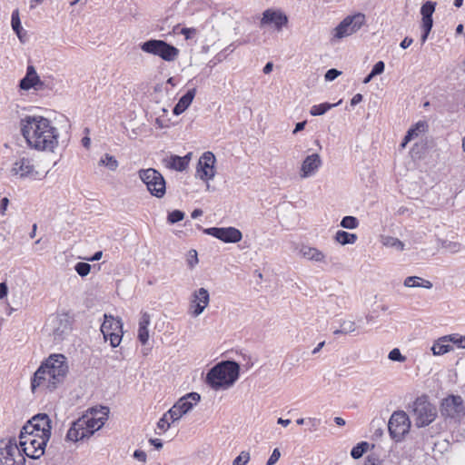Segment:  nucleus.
<instances>
[{"label":"nucleus","instance_id":"f257e3e1","mask_svg":"<svg viewBox=\"0 0 465 465\" xmlns=\"http://www.w3.org/2000/svg\"><path fill=\"white\" fill-rule=\"evenodd\" d=\"M20 128L28 146L33 149L54 152L58 145V129L48 118L27 115L21 119Z\"/></svg>","mask_w":465,"mask_h":465},{"label":"nucleus","instance_id":"f03ea898","mask_svg":"<svg viewBox=\"0 0 465 465\" xmlns=\"http://www.w3.org/2000/svg\"><path fill=\"white\" fill-rule=\"evenodd\" d=\"M67 372L66 358L63 354H52L35 372L31 389L34 392L53 391L64 381Z\"/></svg>","mask_w":465,"mask_h":465},{"label":"nucleus","instance_id":"7ed1b4c3","mask_svg":"<svg viewBox=\"0 0 465 465\" xmlns=\"http://www.w3.org/2000/svg\"><path fill=\"white\" fill-rule=\"evenodd\" d=\"M109 409L107 407L90 408L86 412L75 420L67 431L66 439L76 442L89 438L100 430L108 419Z\"/></svg>","mask_w":465,"mask_h":465},{"label":"nucleus","instance_id":"20e7f679","mask_svg":"<svg viewBox=\"0 0 465 465\" xmlns=\"http://www.w3.org/2000/svg\"><path fill=\"white\" fill-rule=\"evenodd\" d=\"M239 369V365L234 361H222L208 371L206 382L215 391L227 390L237 381Z\"/></svg>","mask_w":465,"mask_h":465},{"label":"nucleus","instance_id":"39448f33","mask_svg":"<svg viewBox=\"0 0 465 465\" xmlns=\"http://www.w3.org/2000/svg\"><path fill=\"white\" fill-rule=\"evenodd\" d=\"M410 408L411 417L417 428L430 425L438 416L436 406L430 403L425 396L417 398Z\"/></svg>","mask_w":465,"mask_h":465},{"label":"nucleus","instance_id":"423d86ee","mask_svg":"<svg viewBox=\"0 0 465 465\" xmlns=\"http://www.w3.org/2000/svg\"><path fill=\"white\" fill-rule=\"evenodd\" d=\"M138 177L148 192L156 198H163L166 193V183L163 174L154 168L141 169Z\"/></svg>","mask_w":465,"mask_h":465},{"label":"nucleus","instance_id":"0eeeda50","mask_svg":"<svg viewBox=\"0 0 465 465\" xmlns=\"http://www.w3.org/2000/svg\"><path fill=\"white\" fill-rule=\"evenodd\" d=\"M142 51L147 54L160 56L167 62H173L179 55V49L163 40H148L140 45Z\"/></svg>","mask_w":465,"mask_h":465},{"label":"nucleus","instance_id":"6e6552de","mask_svg":"<svg viewBox=\"0 0 465 465\" xmlns=\"http://www.w3.org/2000/svg\"><path fill=\"white\" fill-rule=\"evenodd\" d=\"M366 23V16L362 13H356L346 16L334 29L332 40H341L358 32Z\"/></svg>","mask_w":465,"mask_h":465},{"label":"nucleus","instance_id":"1a4fd4ad","mask_svg":"<svg viewBox=\"0 0 465 465\" xmlns=\"http://www.w3.org/2000/svg\"><path fill=\"white\" fill-rule=\"evenodd\" d=\"M25 462L15 440H0V465H25Z\"/></svg>","mask_w":465,"mask_h":465},{"label":"nucleus","instance_id":"9d476101","mask_svg":"<svg viewBox=\"0 0 465 465\" xmlns=\"http://www.w3.org/2000/svg\"><path fill=\"white\" fill-rule=\"evenodd\" d=\"M21 432L49 440L51 437V420L45 413H39L29 420Z\"/></svg>","mask_w":465,"mask_h":465},{"label":"nucleus","instance_id":"9b49d317","mask_svg":"<svg viewBox=\"0 0 465 465\" xmlns=\"http://www.w3.org/2000/svg\"><path fill=\"white\" fill-rule=\"evenodd\" d=\"M19 445L22 453L31 459H38L45 453V448L49 440L38 438L31 434L20 432Z\"/></svg>","mask_w":465,"mask_h":465},{"label":"nucleus","instance_id":"f8f14e48","mask_svg":"<svg viewBox=\"0 0 465 465\" xmlns=\"http://www.w3.org/2000/svg\"><path fill=\"white\" fill-rule=\"evenodd\" d=\"M104 321L101 325V331L104 340H109L112 347L119 346L123 338V322L120 318L104 314Z\"/></svg>","mask_w":465,"mask_h":465},{"label":"nucleus","instance_id":"ddd939ff","mask_svg":"<svg viewBox=\"0 0 465 465\" xmlns=\"http://www.w3.org/2000/svg\"><path fill=\"white\" fill-rule=\"evenodd\" d=\"M411 420L408 414L403 411H394L388 423L390 434L396 441L403 440L411 429Z\"/></svg>","mask_w":465,"mask_h":465},{"label":"nucleus","instance_id":"4468645a","mask_svg":"<svg viewBox=\"0 0 465 465\" xmlns=\"http://www.w3.org/2000/svg\"><path fill=\"white\" fill-rule=\"evenodd\" d=\"M289 23L288 15L281 9L268 8L263 11L260 20V27H269L277 32H282Z\"/></svg>","mask_w":465,"mask_h":465},{"label":"nucleus","instance_id":"2eb2a0df","mask_svg":"<svg viewBox=\"0 0 465 465\" xmlns=\"http://www.w3.org/2000/svg\"><path fill=\"white\" fill-rule=\"evenodd\" d=\"M10 173L19 179H37L39 172L36 170L34 160L28 156L17 158L10 169Z\"/></svg>","mask_w":465,"mask_h":465},{"label":"nucleus","instance_id":"dca6fc26","mask_svg":"<svg viewBox=\"0 0 465 465\" xmlns=\"http://www.w3.org/2000/svg\"><path fill=\"white\" fill-rule=\"evenodd\" d=\"M216 158L212 152H205L200 157L197 164L196 173L199 178L203 181L213 180L215 176V164Z\"/></svg>","mask_w":465,"mask_h":465},{"label":"nucleus","instance_id":"f3484780","mask_svg":"<svg viewBox=\"0 0 465 465\" xmlns=\"http://www.w3.org/2000/svg\"><path fill=\"white\" fill-rule=\"evenodd\" d=\"M210 302L209 292L205 288H200L194 291L189 304V313L192 317L200 316Z\"/></svg>","mask_w":465,"mask_h":465},{"label":"nucleus","instance_id":"a211bd4d","mask_svg":"<svg viewBox=\"0 0 465 465\" xmlns=\"http://www.w3.org/2000/svg\"><path fill=\"white\" fill-rule=\"evenodd\" d=\"M204 233L212 235L224 242L235 243L242 240V234L240 230L234 227H211L204 231Z\"/></svg>","mask_w":465,"mask_h":465},{"label":"nucleus","instance_id":"6ab92c4d","mask_svg":"<svg viewBox=\"0 0 465 465\" xmlns=\"http://www.w3.org/2000/svg\"><path fill=\"white\" fill-rule=\"evenodd\" d=\"M322 164V158L318 153L308 155L302 163L300 168V177L306 179L314 176Z\"/></svg>","mask_w":465,"mask_h":465},{"label":"nucleus","instance_id":"aec40b11","mask_svg":"<svg viewBox=\"0 0 465 465\" xmlns=\"http://www.w3.org/2000/svg\"><path fill=\"white\" fill-rule=\"evenodd\" d=\"M54 341H62L71 331V323L67 316H57L51 321Z\"/></svg>","mask_w":465,"mask_h":465},{"label":"nucleus","instance_id":"412c9836","mask_svg":"<svg viewBox=\"0 0 465 465\" xmlns=\"http://www.w3.org/2000/svg\"><path fill=\"white\" fill-rule=\"evenodd\" d=\"M441 412L450 418H458L463 413L462 399L460 396H450L442 402Z\"/></svg>","mask_w":465,"mask_h":465},{"label":"nucleus","instance_id":"4be33fe9","mask_svg":"<svg viewBox=\"0 0 465 465\" xmlns=\"http://www.w3.org/2000/svg\"><path fill=\"white\" fill-rule=\"evenodd\" d=\"M44 83L40 80L35 67L33 65L27 66L25 76L20 81L19 86L21 89L29 90L34 88L40 90Z\"/></svg>","mask_w":465,"mask_h":465},{"label":"nucleus","instance_id":"5701e85b","mask_svg":"<svg viewBox=\"0 0 465 465\" xmlns=\"http://www.w3.org/2000/svg\"><path fill=\"white\" fill-rule=\"evenodd\" d=\"M151 323V315L147 312H142L137 330V338L139 341L145 345L150 338L149 325Z\"/></svg>","mask_w":465,"mask_h":465},{"label":"nucleus","instance_id":"b1692460","mask_svg":"<svg viewBox=\"0 0 465 465\" xmlns=\"http://www.w3.org/2000/svg\"><path fill=\"white\" fill-rule=\"evenodd\" d=\"M201 396L197 392H190L180 398L175 405L185 415L200 401Z\"/></svg>","mask_w":465,"mask_h":465},{"label":"nucleus","instance_id":"393cba45","mask_svg":"<svg viewBox=\"0 0 465 465\" xmlns=\"http://www.w3.org/2000/svg\"><path fill=\"white\" fill-rule=\"evenodd\" d=\"M299 254L309 261L317 262H325L326 255L319 249L308 245H302L299 250Z\"/></svg>","mask_w":465,"mask_h":465},{"label":"nucleus","instance_id":"a878e982","mask_svg":"<svg viewBox=\"0 0 465 465\" xmlns=\"http://www.w3.org/2000/svg\"><path fill=\"white\" fill-rule=\"evenodd\" d=\"M436 2L426 1L420 7L421 25H433L432 15L435 12Z\"/></svg>","mask_w":465,"mask_h":465},{"label":"nucleus","instance_id":"bb28decb","mask_svg":"<svg viewBox=\"0 0 465 465\" xmlns=\"http://www.w3.org/2000/svg\"><path fill=\"white\" fill-rule=\"evenodd\" d=\"M196 90L191 89L186 92L185 94H183L176 104V105L173 108V114L175 115H179L182 113H183L192 104L194 96H195Z\"/></svg>","mask_w":465,"mask_h":465},{"label":"nucleus","instance_id":"cd10ccee","mask_svg":"<svg viewBox=\"0 0 465 465\" xmlns=\"http://www.w3.org/2000/svg\"><path fill=\"white\" fill-rule=\"evenodd\" d=\"M426 131V124L422 122L417 123L413 127L409 129L407 132L401 147L405 148L407 143L411 141L417 139L420 137V134H424Z\"/></svg>","mask_w":465,"mask_h":465},{"label":"nucleus","instance_id":"c85d7f7f","mask_svg":"<svg viewBox=\"0 0 465 465\" xmlns=\"http://www.w3.org/2000/svg\"><path fill=\"white\" fill-rule=\"evenodd\" d=\"M163 163L166 168L177 172H183L187 169L186 165L184 164V160L178 155L172 154L170 156L165 157L163 160Z\"/></svg>","mask_w":465,"mask_h":465},{"label":"nucleus","instance_id":"c756f323","mask_svg":"<svg viewBox=\"0 0 465 465\" xmlns=\"http://www.w3.org/2000/svg\"><path fill=\"white\" fill-rule=\"evenodd\" d=\"M452 350L448 335L438 339L431 347L434 355H443Z\"/></svg>","mask_w":465,"mask_h":465},{"label":"nucleus","instance_id":"7c9ffc66","mask_svg":"<svg viewBox=\"0 0 465 465\" xmlns=\"http://www.w3.org/2000/svg\"><path fill=\"white\" fill-rule=\"evenodd\" d=\"M403 285L407 288H424L431 289L432 283L419 276H409L405 278Z\"/></svg>","mask_w":465,"mask_h":465},{"label":"nucleus","instance_id":"2f4dec72","mask_svg":"<svg viewBox=\"0 0 465 465\" xmlns=\"http://www.w3.org/2000/svg\"><path fill=\"white\" fill-rule=\"evenodd\" d=\"M98 166H103L107 168L109 171L115 172L119 167V162L114 155L104 153L100 157Z\"/></svg>","mask_w":465,"mask_h":465},{"label":"nucleus","instance_id":"473e14b6","mask_svg":"<svg viewBox=\"0 0 465 465\" xmlns=\"http://www.w3.org/2000/svg\"><path fill=\"white\" fill-rule=\"evenodd\" d=\"M11 25L13 30L15 32L17 37L19 38L20 42L24 43L25 41V37L26 34L24 32L23 27L21 25L18 10H15L12 13Z\"/></svg>","mask_w":465,"mask_h":465},{"label":"nucleus","instance_id":"72a5a7b5","mask_svg":"<svg viewBox=\"0 0 465 465\" xmlns=\"http://www.w3.org/2000/svg\"><path fill=\"white\" fill-rule=\"evenodd\" d=\"M357 331L356 322L352 320H342L340 324V329L333 331L334 335H347L353 333Z\"/></svg>","mask_w":465,"mask_h":465},{"label":"nucleus","instance_id":"f704fd0d","mask_svg":"<svg viewBox=\"0 0 465 465\" xmlns=\"http://www.w3.org/2000/svg\"><path fill=\"white\" fill-rule=\"evenodd\" d=\"M358 237L355 233H350L345 231H338L335 233L334 240L341 245L353 244Z\"/></svg>","mask_w":465,"mask_h":465},{"label":"nucleus","instance_id":"c9c22d12","mask_svg":"<svg viewBox=\"0 0 465 465\" xmlns=\"http://www.w3.org/2000/svg\"><path fill=\"white\" fill-rule=\"evenodd\" d=\"M341 103V100H340L336 104H329V103H323L321 104L312 105L310 110V114L313 116L322 115L330 109L339 105Z\"/></svg>","mask_w":465,"mask_h":465},{"label":"nucleus","instance_id":"e433bc0d","mask_svg":"<svg viewBox=\"0 0 465 465\" xmlns=\"http://www.w3.org/2000/svg\"><path fill=\"white\" fill-rule=\"evenodd\" d=\"M368 449L369 443L361 441L352 448L351 455L355 460L360 459L368 450Z\"/></svg>","mask_w":465,"mask_h":465},{"label":"nucleus","instance_id":"4c0bfd02","mask_svg":"<svg viewBox=\"0 0 465 465\" xmlns=\"http://www.w3.org/2000/svg\"><path fill=\"white\" fill-rule=\"evenodd\" d=\"M341 226L349 230L356 229L359 226V221L354 216H345L341 221Z\"/></svg>","mask_w":465,"mask_h":465},{"label":"nucleus","instance_id":"58836bf2","mask_svg":"<svg viewBox=\"0 0 465 465\" xmlns=\"http://www.w3.org/2000/svg\"><path fill=\"white\" fill-rule=\"evenodd\" d=\"M198 254L194 249H192L188 252L186 255V262L190 269H193L198 263Z\"/></svg>","mask_w":465,"mask_h":465},{"label":"nucleus","instance_id":"ea45409f","mask_svg":"<svg viewBox=\"0 0 465 465\" xmlns=\"http://www.w3.org/2000/svg\"><path fill=\"white\" fill-rule=\"evenodd\" d=\"M171 420L167 417V415L164 413L163 417L159 420L157 422V429L160 430L158 433L161 434L163 432L167 431V430L170 428Z\"/></svg>","mask_w":465,"mask_h":465},{"label":"nucleus","instance_id":"a19ab883","mask_svg":"<svg viewBox=\"0 0 465 465\" xmlns=\"http://www.w3.org/2000/svg\"><path fill=\"white\" fill-rule=\"evenodd\" d=\"M74 270L81 277H84L90 273L91 265L87 262H77Z\"/></svg>","mask_w":465,"mask_h":465},{"label":"nucleus","instance_id":"79ce46f5","mask_svg":"<svg viewBox=\"0 0 465 465\" xmlns=\"http://www.w3.org/2000/svg\"><path fill=\"white\" fill-rule=\"evenodd\" d=\"M165 414L172 422L180 420L183 416V413H182L175 404L167 412H165Z\"/></svg>","mask_w":465,"mask_h":465},{"label":"nucleus","instance_id":"37998d69","mask_svg":"<svg viewBox=\"0 0 465 465\" xmlns=\"http://www.w3.org/2000/svg\"><path fill=\"white\" fill-rule=\"evenodd\" d=\"M384 245L395 248L398 251L404 249V243L397 238L389 237L385 240Z\"/></svg>","mask_w":465,"mask_h":465},{"label":"nucleus","instance_id":"c03bdc74","mask_svg":"<svg viewBox=\"0 0 465 465\" xmlns=\"http://www.w3.org/2000/svg\"><path fill=\"white\" fill-rule=\"evenodd\" d=\"M448 338L450 341L457 345V347L465 349V336L455 333L448 335Z\"/></svg>","mask_w":465,"mask_h":465},{"label":"nucleus","instance_id":"a18cd8bd","mask_svg":"<svg viewBox=\"0 0 465 465\" xmlns=\"http://www.w3.org/2000/svg\"><path fill=\"white\" fill-rule=\"evenodd\" d=\"M184 218V213L179 210H174L169 213L167 221L169 223H175L182 221Z\"/></svg>","mask_w":465,"mask_h":465},{"label":"nucleus","instance_id":"49530a36","mask_svg":"<svg viewBox=\"0 0 465 465\" xmlns=\"http://www.w3.org/2000/svg\"><path fill=\"white\" fill-rule=\"evenodd\" d=\"M250 453L242 451L232 461V465H246L250 460Z\"/></svg>","mask_w":465,"mask_h":465},{"label":"nucleus","instance_id":"de8ad7c7","mask_svg":"<svg viewBox=\"0 0 465 465\" xmlns=\"http://www.w3.org/2000/svg\"><path fill=\"white\" fill-rule=\"evenodd\" d=\"M388 358L392 361L404 362L406 361V357L401 354L398 348L392 349L389 352Z\"/></svg>","mask_w":465,"mask_h":465},{"label":"nucleus","instance_id":"09e8293b","mask_svg":"<svg viewBox=\"0 0 465 465\" xmlns=\"http://www.w3.org/2000/svg\"><path fill=\"white\" fill-rule=\"evenodd\" d=\"M321 423H322L321 419H318L315 417L307 418L306 424L309 425V430L311 432H314V431L318 430Z\"/></svg>","mask_w":465,"mask_h":465},{"label":"nucleus","instance_id":"8fccbe9b","mask_svg":"<svg viewBox=\"0 0 465 465\" xmlns=\"http://www.w3.org/2000/svg\"><path fill=\"white\" fill-rule=\"evenodd\" d=\"M443 248H445L450 252L455 253L460 251V243L456 242H445Z\"/></svg>","mask_w":465,"mask_h":465},{"label":"nucleus","instance_id":"3c124183","mask_svg":"<svg viewBox=\"0 0 465 465\" xmlns=\"http://www.w3.org/2000/svg\"><path fill=\"white\" fill-rule=\"evenodd\" d=\"M281 452L278 449H274L267 460V465H274L280 459Z\"/></svg>","mask_w":465,"mask_h":465},{"label":"nucleus","instance_id":"603ef678","mask_svg":"<svg viewBox=\"0 0 465 465\" xmlns=\"http://www.w3.org/2000/svg\"><path fill=\"white\" fill-rule=\"evenodd\" d=\"M385 64L382 61L376 63L371 70L372 75H378L384 72Z\"/></svg>","mask_w":465,"mask_h":465},{"label":"nucleus","instance_id":"864d4df0","mask_svg":"<svg viewBox=\"0 0 465 465\" xmlns=\"http://www.w3.org/2000/svg\"><path fill=\"white\" fill-rule=\"evenodd\" d=\"M341 74V72L338 71L337 69H330L326 72L325 74V79L327 81H333L334 79H336L340 74Z\"/></svg>","mask_w":465,"mask_h":465},{"label":"nucleus","instance_id":"5fc2aeb1","mask_svg":"<svg viewBox=\"0 0 465 465\" xmlns=\"http://www.w3.org/2000/svg\"><path fill=\"white\" fill-rule=\"evenodd\" d=\"M196 29L195 28H183L181 30V34L186 38L190 39L196 35Z\"/></svg>","mask_w":465,"mask_h":465},{"label":"nucleus","instance_id":"6e6d98bb","mask_svg":"<svg viewBox=\"0 0 465 465\" xmlns=\"http://www.w3.org/2000/svg\"><path fill=\"white\" fill-rule=\"evenodd\" d=\"M431 28H432V25H427V27H426L425 25H421V29H422L423 33L421 35L420 41L422 44H424L426 42V40L429 36V34L431 31Z\"/></svg>","mask_w":465,"mask_h":465},{"label":"nucleus","instance_id":"4d7b16f0","mask_svg":"<svg viewBox=\"0 0 465 465\" xmlns=\"http://www.w3.org/2000/svg\"><path fill=\"white\" fill-rule=\"evenodd\" d=\"M134 459H136L140 462H143V463L146 462L147 455L143 450H136L134 452Z\"/></svg>","mask_w":465,"mask_h":465},{"label":"nucleus","instance_id":"13d9d810","mask_svg":"<svg viewBox=\"0 0 465 465\" xmlns=\"http://www.w3.org/2000/svg\"><path fill=\"white\" fill-rule=\"evenodd\" d=\"M9 204V200L8 198L6 197H4L2 200H1V203H0V213L2 215H5V212L7 210V206Z\"/></svg>","mask_w":465,"mask_h":465},{"label":"nucleus","instance_id":"bf43d9fd","mask_svg":"<svg viewBox=\"0 0 465 465\" xmlns=\"http://www.w3.org/2000/svg\"><path fill=\"white\" fill-rule=\"evenodd\" d=\"M7 292H8L7 284L5 282H1L0 283V299H3L4 297H5L7 295Z\"/></svg>","mask_w":465,"mask_h":465},{"label":"nucleus","instance_id":"052dcab7","mask_svg":"<svg viewBox=\"0 0 465 465\" xmlns=\"http://www.w3.org/2000/svg\"><path fill=\"white\" fill-rule=\"evenodd\" d=\"M149 442L157 450L163 448V442L160 439H150Z\"/></svg>","mask_w":465,"mask_h":465},{"label":"nucleus","instance_id":"680f3d73","mask_svg":"<svg viewBox=\"0 0 465 465\" xmlns=\"http://www.w3.org/2000/svg\"><path fill=\"white\" fill-rule=\"evenodd\" d=\"M412 43H413L412 38H411V37H408V36H407V37H405V38L401 41V45H401V48L406 49V48H408V47H409Z\"/></svg>","mask_w":465,"mask_h":465},{"label":"nucleus","instance_id":"e2e57ef3","mask_svg":"<svg viewBox=\"0 0 465 465\" xmlns=\"http://www.w3.org/2000/svg\"><path fill=\"white\" fill-rule=\"evenodd\" d=\"M362 95L361 94H356L351 100V105L354 106L360 104L362 101Z\"/></svg>","mask_w":465,"mask_h":465},{"label":"nucleus","instance_id":"0e129e2a","mask_svg":"<svg viewBox=\"0 0 465 465\" xmlns=\"http://www.w3.org/2000/svg\"><path fill=\"white\" fill-rule=\"evenodd\" d=\"M305 125H306V121L297 123L295 125V128L293 130V134H297L298 132L303 130Z\"/></svg>","mask_w":465,"mask_h":465},{"label":"nucleus","instance_id":"69168bd1","mask_svg":"<svg viewBox=\"0 0 465 465\" xmlns=\"http://www.w3.org/2000/svg\"><path fill=\"white\" fill-rule=\"evenodd\" d=\"M273 64L272 62H268L265 66L263 67V73L268 74L272 71Z\"/></svg>","mask_w":465,"mask_h":465},{"label":"nucleus","instance_id":"338daca9","mask_svg":"<svg viewBox=\"0 0 465 465\" xmlns=\"http://www.w3.org/2000/svg\"><path fill=\"white\" fill-rule=\"evenodd\" d=\"M82 144L84 148L86 149H89L90 145H91V139L88 137V136H84L83 139H82Z\"/></svg>","mask_w":465,"mask_h":465},{"label":"nucleus","instance_id":"774afa93","mask_svg":"<svg viewBox=\"0 0 465 465\" xmlns=\"http://www.w3.org/2000/svg\"><path fill=\"white\" fill-rule=\"evenodd\" d=\"M155 124L159 127V128H165L168 126V124L163 121L162 119L160 118H156L155 119Z\"/></svg>","mask_w":465,"mask_h":465}]
</instances>
